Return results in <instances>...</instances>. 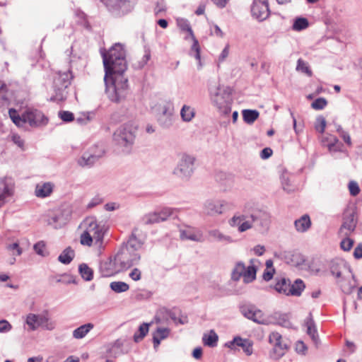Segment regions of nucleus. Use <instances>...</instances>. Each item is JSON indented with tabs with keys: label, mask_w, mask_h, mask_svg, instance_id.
I'll return each instance as SVG.
<instances>
[{
	"label": "nucleus",
	"mask_w": 362,
	"mask_h": 362,
	"mask_svg": "<svg viewBox=\"0 0 362 362\" xmlns=\"http://www.w3.org/2000/svg\"><path fill=\"white\" fill-rule=\"evenodd\" d=\"M15 185L11 178H4L0 180V206L6 202V199L14 194Z\"/></svg>",
	"instance_id": "nucleus-19"
},
{
	"label": "nucleus",
	"mask_w": 362,
	"mask_h": 362,
	"mask_svg": "<svg viewBox=\"0 0 362 362\" xmlns=\"http://www.w3.org/2000/svg\"><path fill=\"white\" fill-rule=\"evenodd\" d=\"M204 344L209 347H214L217 345L218 340V334L214 330L211 329L209 334H204L203 337Z\"/></svg>",
	"instance_id": "nucleus-38"
},
{
	"label": "nucleus",
	"mask_w": 362,
	"mask_h": 362,
	"mask_svg": "<svg viewBox=\"0 0 362 362\" xmlns=\"http://www.w3.org/2000/svg\"><path fill=\"white\" fill-rule=\"evenodd\" d=\"M137 128L132 123H126L117 129L113 134V141L122 151L129 153L134 143Z\"/></svg>",
	"instance_id": "nucleus-5"
},
{
	"label": "nucleus",
	"mask_w": 362,
	"mask_h": 362,
	"mask_svg": "<svg viewBox=\"0 0 362 362\" xmlns=\"http://www.w3.org/2000/svg\"><path fill=\"white\" fill-rule=\"evenodd\" d=\"M246 216L244 215L234 216L230 221L231 226H238L239 228L241 223L245 221Z\"/></svg>",
	"instance_id": "nucleus-56"
},
{
	"label": "nucleus",
	"mask_w": 362,
	"mask_h": 362,
	"mask_svg": "<svg viewBox=\"0 0 362 362\" xmlns=\"http://www.w3.org/2000/svg\"><path fill=\"white\" fill-rule=\"evenodd\" d=\"M170 332V331L168 328H157L156 331L153 334V343L155 349L158 347L163 339H165L168 337Z\"/></svg>",
	"instance_id": "nucleus-28"
},
{
	"label": "nucleus",
	"mask_w": 362,
	"mask_h": 362,
	"mask_svg": "<svg viewBox=\"0 0 362 362\" xmlns=\"http://www.w3.org/2000/svg\"><path fill=\"white\" fill-rule=\"evenodd\" d=\"M211 33L212 35H215L216 36L218 37H223L224 34L221 29L219 28L217 25H213L211 28Z\"/></svg>",
	"instance_id": "nucleus-64"
},
{
	"label": "nucleus",
	"mask_w": 362,
	"mask_h": 362,
	"mask_svg": "<svg viewBox=\"0 0 362 362\" xmlns=\"http://www.w3.org/2000/svg\"><path fill=\"white\" fill-rule=\"evenodd\" d=\"M240 313L247 319L259 325H266L267 319L263 312L250 303H243L239 305Z\"/></svg>",
	"instance_id": "nucleus-10"
},
{
	"label": "nucleus",
	"mask_w": 362,
	"mask_h": 362,
	"mask_svg": "<svg viewBox=\"0 0 362 362\" xmlns=\"http://www.w3.org/2000/svg\"><path fill=\"white\" fill-rule=\"evenodd\" d=\"M195 112L194 108L184 105L180 111V115L183 121L190 122L194 117Z\"/></svg>",
	"instance_id": "nucleus-40"
},
{
	"label": "nucleus",
	"mask_w": 362,
	"mask_h": 362,
	"mask_svg": "<svg viewBox=\"0 0 362 362\" xmlns=\"http://www.w3.org/2000/svg\"><path fill=\"white\" fill-rule=\"evenodd\" d=\"M148 327L149 324L148 323H143L139 326L138 332L134 334V341L135 342H139L145 337L148 332Z\"/></svg>",
	"instance_id": "nucleus-41"
},
{
	"label": "nucleus",
	"mask_w": 362,
	"mask_h": 362,
	"mask_svg": "<svg viewBox=\"0 0 362 362\" xmlns=\"http://www.w3.org/2000/svg\"><path fill=\"white\" fill-rule=\"evenodd\" d=\"M309 25V22L307 18L303 17H298L295 19L292 28L296 31H300L307 28Z\"/></svg>",
	"instance_id": "nucleus-44"
},
{
	"label": "nucleus",
	"mask_w": 362,
	"mask_h": 362,
	"mask_svg": "<svg viewBox=\"0 0 362 362\" xmlns=\"http://www.w3.org/2000/svg\"><path fill=\"white\" fill-rule=\"evenodd\" d=\"M75 257V252L71 247L65 248L58 257V260L64 264H69Z\"/></svg>",
	"instance_id": "nucleus-33"
},
{
	"label": "nucleus",
	"mask_w": 362,
	"mask_h": 362,
	"mask_svg": "<svg viewBox=\"0 0 362 362\" xmlns=\"http://www.w3.org/2000/svg\"><path fill=\"white\" fill-rule=\"evenodd\" d=\"M157 121L163 128H169L174 121V105L170 100H165L156 107Z\"/></svg>",
	"instance_id": "nucleus-8"
},
{
	"label": "nucleus",
	"mask_w": 362,
	"mask_h": 362,
	"mask_svg": "<svg viewBox=\"0 0 362 362\" xmlns=\"http://www.w3.org/2000/svg\"><path fill=\"white\" fill-rule=\"evenodd\" d=\"M349 189L351 195L356 196L360 192V188L358 183L355 181H351L349 183Z\"/></svg>",
	"instance_id": "nucleus-55"
},
{
	"label": "nucleus",
	"mask_w": 362,
	"mask_h": 362,
	"mask_svg": "<svg viewBox=\"0 0 362 362\" xmlns=\"http://www.w3.org/2000/svg\"><path fill=\"white\" fill-rule=\"evenodd\" d=\"M305 287L303 281L300 279L295 280L293 284L291 282L289 296H300Z\"/></svg>",
	"instance_id": "nucleus-34"
},
{
	"label": "nucleus",
	"mask_w": 362,
	"mask_h": 362,
	"mask_svg": "<svg viewBox=\"0 0 362 362\" xmlns=\"http://www.w3.org/2000/svg\"><path fill=\"white\" fill-rule=\"evenodd\" d=\"M8 115L12 122L19 127H23L28 124L33 128L45 126L48 123V118L39 110L34 108L27 109L21 116L15 109H10Z\"/></svg>",
	"instance_id": "nucleus-3"
},
{
	"label": "nucleus",
	"mask_w": 362,
	"mask_h": 362,
	"mask_svg": "<svg viewBox=\"0 0 362 362\" xmlns=\"http://www.w3.org/2000/svg\"><path fill=\"white\" fill-rule=\"evenodd\" d=\"M326 127V120L325 117L322 115L318 116L316 118V122L315 124V128L317 132L322 134L325 132Z\"/></svg>",
	"instance_id": "nucleus-49"
},
{
	"label": "nucleus",
	"mask_w": 362,
	"mask_h": 362,
	"mask_svg": "<svg viewBox=\"0 0 362 362\" xmlns=\"http://www.w3.org/2000/svg\"><path fill=\"white\" fill-rule=\"evenodd\" d=\"M357 219L355 217L354 211L347 210L343 216V222L339 230V235L342 236H349L356 229Z\"/></svg>",
	"instance_id": "nucleus-14"
},
{
	"label": "nucleus",
	"mask_w": 362,
	"mask_h": 362,
	"mask_svg": "<svg viewBox=\"0 0 362 362\" xmlns=\"http://www.w3.org/2000/svg\"><path fill=\"white\" fill-rule=\"evenodd\" d=\"M344 237L340 243V247L344 251H349L353 247L354 240L349 238V236Z\"/></svg>",
	"instance_id": "nucleus-53"
},
{
	"label": "nucleus",
	"mask_w": 362,
	"mask_h": 362,
	"mask_svg": "<svg viewBox=\"0 0 362 362\" xmlns=\"http://www.w3.org/2000/svg\"><path fill=\"white\" fill-rule=\"evenodd\" d=\"M160 222L167 221L169 218L176 216L178 209L176 208L163 207L157 210Z\"/></svg>",
	"instance_id": "nucleus-35"
},
{
	"label": "nucleus",
	"mask_w": 362,
	"mask_h": 362,
	"mask_svg": "<svg viewBox=\"0 0 362 362\" xmlns=\"http://www.w3.org/2000/svg\"><path fill=\"white\" fill-rule=\"evenodd\" d=\"M58 116L64 122H70L74 120V115L70 111L60 110L58 112Z\"/></svg>",
	"instance_id": "nucleus-51"
},
{
	"label": "nucleus",
	"mask_w": 362,
	"mask_h": 362,
	"mask_svg": "<svg viewBox=\"0 0 362 362\" xmlns=\"http://www.w3.org/2000/svg\"><path fill=\"white\" fill-rule=\"evenodd\" d=\"M99 272L103 277L112 276L123 272L118 262L115 260V256L109 257L100 262Z\"/></svg>",
	"instance_id": "nucleus-13"
},
{
	"label": "nucleus",
	"mask_w": 362,
	"mask_h": 362,
	"mask_svg": "<svg viewBox=\"0 0 362 362\" xmlns=\"http://www.w3.org/2000/svg\"><path fill=\"white\" fill-rule=\"evenodd\" d=\"M209 96L212 104L220 114L227 115L231 112V90L228 86H218L209 89Z\"/></svg>",
	"instance_id": "nucleus-4"
},
{
	"label": "nucleus",
	"mask_w": 362,
	"mask_h": 362,
	"mask_svg": "<svg viewBox=\"0 0 362 362\" xmlns=\"http://www.w3.org/2000/svg\"><path fill=\"white\" fill-rule=\"evenodd\" d=\"M180 238L199 243L204 241L203 235L201 232L194 233L189 230H180Z\"/></svg>",
	"instance_id": "nucleus-29"
},
{
	"label": "nucleus",
	"mask_w": 362,
	"mask_h": 362,
	"mask_svg": "<svg viewBox=\"0 0 362 362\" xmlns=\"http://www.w3.org/2000/svg\"><path fill=\"white\" fill-rule=\"evenodd\" d=\"M208 233L212 240H216L223 243H230L233 242V239L230 236L222 233L217 229L210 230H209Z\"/></svg>",
	"instance_id": "nucleus-30"
},
{
	"label": "nucleus",
	"mask_w": 362,
	"mask_h": 362,
	"mask_svg": "<svg viewBox=\"0 0 362 362\" xmlns=\"http://www.w3.org/2000/svg\"><path fill=\"white\" fill-rule=\"evenodd\" d=\"M12 141L17 145L21 150H25V141L17 134H13L11 136Z\"/></svg>",
	"instance_id": "nucleus-54"
},
{
	"label": "nucleus",
	"mask_w": 362,
	"mask_h": 362,
	"mask_svg": "<svg viewBox=\"0 0 362 362\" xmlns=\"http://www.w3.org/2000/svg\"><path fill=\"white\" fill-rule=\"evenodd\" d=\"M85 223L86 228L84 231L88 233L91 237L93 236L95 238V245L100 247L105 234L103 226L98 223L94 218H87Z\"/></svg>",
	"instance_id": "nucleus-12"
},
{
	"label": "nucleus",
	"mask_w": 362,
	"mask_h": 362,
	"mask_svg": "<svg viewBox=\"0 0 362 362\" xmlns=\"http://www.w3.org/2000/svg\"><path fill=\"white\" fill-rule=\"evenodd\" d=\"M340 286L342 292L344 293L345 294L351 293L355 288V285H352L349 282L341 283Z\"/></svg>",
	"instance_id": "nucleus-58"
},
{
	"label": "nucleus",
	"mask_w": 362,
	"mask_h": 362,
	"mask_svg": "<svg viewBox=\"0 0 362 362\" xmlns=\"http://www.w3.org/2000/svg\"><path fill=\"white\" fill-rule=\"evenodd\" d=\"M94 327L93 323L81 325L73 331V337L77 339H83Z\"/></svg>",
	"instance_id": "nucleus-32"
},
{
	"label": "nucleus",
	"mask_w": 362,
	"mask_h": 362,
	"mask_svg": "<svg viewBox=\"0 0 362 362\" xmlns=\"http://www.w3.org/2000/svg\"><path fill=\"white\" fill-rule=\"evenodd\" d=\"M250 219L254 224L264 228H267L269 223L270 216L264 211L256 210L250 215Z\"/></svg>",
	"instance_id": "nucleus-22"
},
{
	"label": "nucleus",
	"mask_w": 362,
	"mask_h": 362,
	"mask_svg": "<svg viewBox=\"0 0 362 362\" xmlns=\"http://www.w3.org/2000/svg\"><path fill=\"white\" fill-rule=\"evenodd\" d=\"M129 276L134 281H139L141 278V272L138 268H134L129 273Z\"/></svg>",
	"instance_id": "nucleus-63"
},
{
	"label": "nucleus",
	"mask_w": 362,
	"mask_h": 362,
	"mask_svg": "<svg viewBox=\"0 0 362 362\" xmlns=\"http://www.w3.org/2000/svg\"><path fill=\"white\" fill-rule=\"evenodd\" d=\"M296 70L306 74L308 76H312V71L308 66V64L302 59H299L297 62Z\"/></svg>",
	"instance_id": "nucleus-47"
},
{
	"label": "nucleus",
	"mask_w": 362,
	"mask_h": 362,
	"mask_svg": "<svg viewBox=\"0 0 362 362\" xmlns=\"http://www.w3.org/2000/svg\"><path fill=\"white\" fill-rule=\"evenodd\" d=\"M255 259H250V264L247 267L245 266L243 279V281L245 284H249L252 282L256 279V274H257V267L254 264Z\"/></svg>",
	"instance_id": "nucleus-26"
},
{
	"label": "nucleus",
	"mask_w": 362,
	"mask_h": 362,
	"mask_svg": "<svg viewBox=\"0 0 362 362\" xmlns=\"http://www.w3.org/2000/svg\"><path fill=\"white\" fill-rule=\"evenodd\" d=\"M194 156L186 153L182 154L173 171V175L182 180H189L194 172Z\"/></svg>",
	"instance_id": "nucleus-9"
},
{
	"label": "nucleus",
	"mask_w": 362,
	"mask_h": 362,
	"mask_svg": "<svg viewBox=\"0 0 362 362\" xmlns=\"http://www.w3.org/2000/svg\"><path fill=\"white\" fill-rule=\"evenodd\" d=\"M296 351L298 354L305 355L306 351L308 350L307 346L302 341H298L296 344Z\"/></svg>",
	"instance_id": "nucleus-57"
},
{
	"label": "nucleus",
	"mask_w": 362,
	"mask_h": 362,
	"mask_svg": "<svg viewBox=\"0 0 362 362\" xmlns=\"http://www.w3.org/2000/svg\"><path fill=\"white\" fill-rule=\"evenodd\" d=\"M44 321L42 316L30 313L26 317V323L30 327L31 330H35L39 327Z\"/></svg>",
	"instance_id": "nucleus-31"
},
{
	"label": "nucleus",
	"mask_w": 362,
	"mask_h": 362,
	"mask_svg": "<svg viewBox=\"0 0 362 362\" xmlns=\"http://www.w3.org/2000/svg\"><path fill=\"white\" fill-rule=\"evenodd\" d=\"M102 57L106 94L112 102L119 103L127 97L129 88L128 79L123 76L127 69L125 51L121 44L116 43Z\"/></svg>",
	"instance_id": "nucleus-1"
},
{
	"label": "nucleus",
	"mask_w": 362,
	"mask_h": 362,
	"mask_svg": "<svg viewBox=\"0 0 362 362\" xmlns=\"http://www.w3.org/2000/svg\"><path fill=\"white\" fill-rule=\"evenodd\" d=\"M143 221L146 225H151L160 223L157 210L154 212L145 215L143 218Z\"/></svg>",
	"instance_id": "nucleus-46"
},
{
	"label": "nucleus",
	"mask_w": 362,
	"mask_h": 362,
	"mask_svg": "<svg viewBox=\"0 0 362 362\" xmlns=\"http://www.w3.org/2000/svg\"><path fill=\"white\" fill-rule=\"evenodd\" d=\"M252 16L259 21L265 20L269 16V4L264 0H254L251 8Z\"/></svg>",
	"instance_id": "nucleus-16"
},
{
	"label": "nucleus",
	"mask_w": 362,
	"mask_h": 362,
	"mask_svg": "<svg viewBox=\"0 0 362 362\" xmlns=\"http://www.w3.org/2000/svg\"><path fill=\"white\" fill-rule=\"evenodd\" d=\"M111 15L116 18L122 17L134 8L136 0H100Z\"/></svg>",
	"instance_id": "nucleus-7"
},
{
	"label": "nucleus",
	"mask_w": 362,
	"mask_h": 362,
	"mask_svg": "<svg viewBox=\"0 0 362 362\" xmlns=\"http://www.w3.org/2000/svg\"><path fill=\"white\" fill-rule=\"evenodd\" d=\"M73 77L71 70L56 74L53 81L54 95L50 98L51 101H62L66 98V89L71 85Z\"/></svg>",
	"instance_id": "nucleus-6"
},
{
	"label": "nucleus",
	"mask_w": 362,
	"mask_h": 362,
	"mask_svg": "<svg viewBox=\"0 0 362 362\" xmlns=\"http://www.w3.org/2000/svg\"><path fill=\"white\" fill-rule=\"evenodd\" d=\"M305 325L307 327L308 335L310 336L315 344H317L319 341V336L311 313H310L308 317L305 319Z\"/></svg>",
	"instance_id": "nucleus-23"
},
{
	"label": "nucleus",
	"mask_w": 362,
	"mask_h": 362,
	"mask_svg": "<svg viewBox=\"0 0 362 362\" xmlns=\"http://www.w3.org/2000/svg\"><path fill=\"white\" fill-rule=\"evenodd\" d=\"M191 39L193 41V44L192 45V47H191L190 52H191V54L193 52H194V57L199 62L198 69H201L202 66V64L201 63L200 47H199V42H198V40H197V38L195 37L194 35V37H191Z\"/></svg>",
	"instance_id": "nucleus-45"
},
{
	"label": "nucleus",
	"mask_w": 362,
	"mask_h": 362,
	"mask_svg": "<svg viewBox=\"0 0 362 362\" xmlns=\"http://www.w3.org/2000/svg\"><path fill=\"white\" fill-rule=\"evenodd\" d=\"M245 264L243 262H238L235 264L231 272V279L238 281L243 277Z\"/></svg>",
	"instance_id": "nucleus-36"
},
{
	"label": "nucleus",
	"mask_w": 362,
	"mask_h": 362,
	"mask_svg": "<svg viewBox=\"0 0 362 362\" xmlns=\"http://www.w3.org/2000/svg\"><path fill=\"white\" fill-rule=\"evenodd\" d=\"M142 243L132 233L127 242H124L115 255V260L118 262L122 271H125L134 265L139 264L141 255L139 250L141 247Z\"/></svg>",
	"instance_id": "nucleus-2"
},
{
	"label": "nucleus",
	"mask_w": 362,
	"mask_h": 362,
	"mask_svg": "<svg viewBox=\"0 0 362 362\" xmlns=\"http://www.w3.org/2000/svg\"><path fill=\"white\" fill-rule=\"evenodd\" d=\"M329 270L332 275L337 279L341 278L342 273L345 271L351 272L350 266L341 259H332L329 264Z\"/></svg>",
	"instance_id": "nucleus-20"
},
{
	"label": "nucleus",
	"mask_w": 362,
	"mask_h": 362,
	"mask_svg": "<svg viewBox=\"0 0 362 362\" xmlns=\"http://www.w3.org/2000/svg\"><path fill=\"white\" fill-rule=\"evenodd\" d=\"M95 241V238L88 233L83 231V233L81 235V244L83 245L90 246L93 242Z\"/></svg>",
	"instance_id": "nucleus-52"
},
{
	"label": "nucleus",
	"mask_w": 362,
	"mask_h": 362,
	"mask_svg": "<svg viewBox=\"0 0 362 362\" xmlns=\"http://www.w3.org/2000/svg\"><path fill=\"white\" fill-rule=\"evenodd\" d=\"M259 113L256 110H244L243 111V120L249 124H252L259 117Z\"/></svg>",
	"instance_id": "nucleus-39"
},
{
	"label": "nucleus",
	"mask_w": 362,
	"mask_h": 362,
	"mask_svg": "<svg viewBox=\"0 0 362 362\" xmlns=\"http://www.w3.org/2000/svg\"><path fill=\"white\" fill-rule=\"evenodd\" d=\"M269 341L273 344V349L269 355L274 360L280 359L288 349V344L284 342L282 336L279 332H272L269 336Z\"/></svg>",
	"instance_id": "nucleus-11"
},
{
	"label": "nucleus",
	"mask_w": 362,
	"mask_h": 362,
	"mask_svg": "<svg viewBox=\"0 0 362 362\" xmlns=\"http://www.w3.org/2000/svg\"><path fill=\"white\" fill-rule=\"evenodd\" d=\"M110 287L117 293L126 292L129 289V284L124 281H112L110 283Z\"/></svg>",
	"instance_id": "nucleus-42"
},
{
	"label": "nucleus",
	"mask_w": 362,
	"mask_h": 362,
	"mask_svg": "<svg viewBox=\"0 0 362 362\" xmlns=\"http://www.w3.org/2000/svg\"><path fill=\"white\" fill-rule=\"evenodd\" d=\"M327 105V101L324 98H318L315 100L312 104L311 107L314 110H320L324 109Z\"/></svg>",
	"instance_id": "nucleus-50"
},
{
	"label": "nucleus",
	"mask_w": 362,
	"mask_h": 362,
	"mask_svg": "<svg viewBox=\"0 0 362 362\" xmlns=\"http://www.w3.org/2000/svg\"><path fill=\"white\" fill-rule=\"evenodd\" d=\"M291 281L285 277H280L276 279V283L274 288L278 293L289 296Z\"/></svg>",
	"instance_id": "nucleus-25"
},
{
	"label": "nucleus",
	"mask_w": 362,
	"mask_h": 362,
	"mask_svg": "<svg viewBox=\"0 0 362 362\" xmlns=\"http://www.w3.org/2000/svg\"><path fill=\"white\" fill-rule=\"evenodd\" d=\"M296 230L299 233H305L311 227V220L308 214H304L294 222Z\"/></svg>",
	"instance_id": "nucleus-27"
},
{
	"label": "nucleus",
	"mask_w": 362,
	"mask_h": 362,
	"mask_svg": "<svg viewBox=\"0 0 362 362\" xmlns=\"http://www.w3.org/2000/svg\"><path fill=\"white\" fill-rule=\"evenodd\" d=\"M12 328L11 324L6 320H0V333L9 332Z\"/></svg>",
	"instance_id": "nucleus-60"
},
{
	"label": "nucleus",
	"mask_w": 362,
	"mask_h": 362,
	"mask_svg": "<svg viewBox=\"0 0 362 362\" xmlns=\"http://www.w3.org/2000/svg\"><path fill=\"white\" fill-rule=\"evenodd\" d=\"M96 148L98 146H95L90 151L83 153L78 160V165L81 167H92L105 153L103 148H100L98 151Z\"/></svg>",
	"instance_id": "nucleus-15"
},
{
	"label": "nucleus",
	"mask_w": 362,
	"mask_h": 362,
	"mask_svg": "<svg viewBox=\"0 0 362 362\" xmlns=\"http://www.w3.org/2000/svg\"><path fill=\"white\" fill-rule=\"evenodd\" d=\"M7 87L5 83H1L0 86V105H2L5 101L8 100L6 95Z\"/></svg>",
	"instance_id": "nucleus-59"
},
{
	"label": "nucleus",
	"mask_w": 362,
	"mask_h": 362,
	"mask_svg": "<svg viewBox=\"0 0 362 362\" xmlns=\"http://www.w3.org/2000/svg\"><path fill=\"white\" fill-rule=\"evenodd\" d=\"M7 250L10 251L15 250L16 252V255H21L23 252V250L20 247L19 244L18 243H14L12 244H9L6 246Z\"/></svg>",
	"instance_id": "nucleus-62"
},
{
	"label": "nucleus",
	"mask_w": 362,
	"mask_h": 362,
	"mask_svg": "<svg viewBox=\"0 0 362 362\" xmlns=\"http://www.w3.org/2000/svg\"><path fill=\"white\" fill-rule=\"evenodd\" d=\"M253 343L248 339H243L237 336L233 338L232 341L226 343V346L230 349H236V347H241L247 356H250L253 353L252 349Z\"/></svg>",
	"instance_id": "nucleus-17"
},
{
	"label": "nucleus",
	"mask_w": 362,
	"mask_h": 362,
	"mask_svg": "<svg viewBox=\"0 0 362 362\" xmlns=\"http://www.w3.org/2000/svg\"><path fill=\"white\" fill-rule=\"evenodd\" d=\"M226 209V202L223 200L209 199L204 204V212L209 216L221 214Z\"/></svg>",
	"instance_id": "nucleus-18"
},
{
	"label": "nucleus",
	"mask_w": 362,
	"mask_h": 362,
	"mask_svg": "<svg viewBox=\"0 0 362 362\" xmlns=\"http://www.w3.org/2000/svg\"><path fill=\"white\" fill-rule=\"evenodd\" d=\"M160 313L167 317H169L175 324L185 325L188 322L187 317L182 315L179 309L173 308L172 310L163 308L160 309Z\"/></svg>",
	"instance_id": "nucleus-21"
},
{
	"label": "nucleus",
	"mask_w": 362,
	"mask_h": 362,
	"mask_svg": "<svg viewBox=\"0 0 362 362\" xmlns=\"http://www.w3.org/2000/svg\"><path fill=\"white\" fill-rule=\"evenodd\" d=\"M252 223H253L252 222V220H246L245 218V221H243L240 225L238 228V231L242 233L250 229V228L252 227Z\"/></svg>",
	"instance_id": "nucleus-61"
},
{
	"label": "nucleus",
	"mask_w": 362,
	"mask_h": 362,
	"mask_svg": "<svg viewBox=\"0 0 362 362\" xmlns=\"http://www.w3.org/2000/svg\"><path fill=\"white\" fill-rule=\"evenodd\" d=\"M45 243L42 240L36 243L33 246L35 252L42 257H45L48 253L45 250Z\"/></svg>",
	"instance_id": "nucleus-48"
},
{
	"label": "nucleus",
	"mask_w": 362,
	"mask_h": 362,
	"mask_svg": "<svg viewBox=\"0 0 362 362\" xmlns=\"http://www.w3.org/2000/svg\"><path fill=\"white\" fill-rule=\"evenodd\" d=\"M54 185L50 182L39 183L36 185L35 194L40 198H45L49 197L53 192Z\"/></svg>",
	"instance_id": "nucleus-24"
},
{
	"label": "nucleus",
	"mask_w": 362,
	"mask_h": 362,
	"mask_svg": "<svg viewBox=\"0 0 362 362\" xmlns=\"http://www.w3.org/2000/svg\"><path fill=\"white\" fill-rule=\"evenodd\" d=\"M78 272L85 281H91L93 278V271L86 264L82 263L78 267Z\"/></svg>",
	"instance_id": "nucleus-37"
},
{
	"label": "nucleus",
	"mask_w": 362,
	"mask_h": 362,
	"mask_svg": "<svg viewBox=\"0 0 362 362\" xmlns=\"http://www.w3.org/2000/svg\"><path fill=\"white\" fill-rule=\"evenodd\" d=\"M176 21L177 26L181 30L187 32L190 37H194L193 30L187 19L180 18H177Z\"/></svg>",
	"instance_id": "nucleus-43"
}]
</instances>
